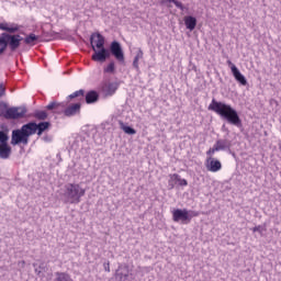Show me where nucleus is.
<instances>
[{
  "label": "nucleus",
  "mask_w": 281,
  "mask_h": 281,
  "mask_svg": "<svg viewBox=\"0 0 281 281\" xmlns=\"http://www.w3.org/2000/svg\"><path fill=\"white\" fill-rule=\"evenodd\" d=\"M52 124L49 122H41L36 124L35 122H30L24 125L20 130H13L11 134V146H19V144H23V146H27L30 144V137L32 135H43L45 131L49 130Z\"/></svg>",
  "instance_id": "nucleus-1"
},
{
  "label": "nucleus",
  "mask_w": 281,
  "mask_h": 281,
  "mask_svg": "<svg viewBox=\"0 0 281 281\" xmlns=\"http://www.w3.org/2000/svg\"><path fill=\"white\" fill-rule=\"evenodd\" d=\"M0 30L1 32H5L0 35V56L8 47L10 52H16L23 42V36L16 34V32L21 31V25L10 22H0Z\"/></svg>",
  "instance_id": "nucleus-2"
},
{
  "label": "nucleus",
  "mask_w": 281,
  "mask_h": 281,
  "mask_svg": "<svg viewBox=\"0 0 281 281\" xmlns=\"http://www.w3.org/2000/svg\"><path fill=\"white\" fill-rule=\"evenodd\" d=\"M209 111H213L214 113L220 115V117H223V120H226L229 124H233L234 126H241L243 124L238 112L227 103L218 102L213 99L209 105Z\"/></svg>",
  "instance_id": "nucleus-3"
},
{
  "label": "nucleus",
  "mask_w": 281,
  "mask_h": 281,
  "mask_svg": "<svg viewBox=\"0 0 281 281\" xmlns=\"http://www.w3.org/2000/svg\"><path fill=\"white\" fill-rule=\"evenodd\" d=\"M64 188L65 202L72 205H78L82 201V196L87 194V189L80 187L78 183H68Z\"/></svg>",
  "instance_id": "nucleus-4"
},
{
  "label": "nucleus",
  "mask_w": 281,
  "mask_h": 281,
  "mask_svg": "<svg viewBox=\"0 0 281 281\" xmlns=\"http://www.w3.org/2000/svg\"><path fill=\"white\" fill-rule=\"evenodd\" d=\"M81 106H82V104H80V102H77V103H72V104L68 105L65 109V104L58 103V102H52L46 106V109L48 111H54V113H63V111H64V115H66V117H71V116L78 115V113H80Z\"/></svg>",
  "instance_id": "nucleus-5"
},
{
  "label": "nucleus",
  "mask_w": 281,
  "mask_h": 281,
  "mask_svg": "<svg viewBox=\"0 0 281 281\" xmlns=\"http://www.w3.org/2000/svg\"><path fill=\"white\" fill-rule=\"evenodd\" d=\"M171 214L173 223H181L182 225H188L194 216H199V212H190L188 209H175Z\"/></svg>",
  "instance_id": "nucleus-6"
},
{
  "label": "nucleus",
  "mask_w": 281,
  "mask_h": 281,
  "mask_svg": "<svg viewBox=\"0 0 281 281\" xmlns=\"http://www.w3.org/2000/svg\"><path fill=\"white\" fill-rule=\"evenodd\" d=\"M68 98L69 100H76L77 98L79 102H85L86 100L87 104H94V102H98V100H100V94L98 93V91L91 90V91H88L85 95V90L81 89V90L75 91Z\"/></svg>",
  "instance_id": "nucleus-7"
},
{
  "label": "nucleus",
  "mask_w": 281,
  "mask_h": 281,
  "mask_svg": "<svg viewBox=\"0 0 281 281\" xmlns=\"http://www.w3.org/2000/svg\"><path fill=\"white\" fill-rule=\"evenodd\" d=\"M8 142H10L8 131H0V159H10L12 157V146Z\"/></svg>",
  "instance_id": "nucleus-8"
},
{
  "label": "nucleus",
  "mask_w": 281,
  "mask_h": 281,
  "mask_svg": "<svg viewBox=\"0 0 281 281\" xmlns=\"http://www.w3.org/2000/svg\"><path fill=\"white\" fill-rule=\"evenodd\" d=\"M25 113H27L25 108H9L4 113V117L5 120H21V117H25Z\"/></svg>",
  "instance_id": "nucleus-9"
},
{
  "label": "nucleus",
  "mask_w": 281,
  "mask_h": 281,
  "mask_svg": "<svg viewBox=\"0 0 281 281\" xmlns=\"http://www.w3.org/2000/svg\"><path fill=\"white\" fill-rule=\"evenodd\" d=\"M227 65L235 80H237V82H240L243 87H247V79L245 78V76H243V74H240V70H238V67H236V65L232 63V60H227Z\"/></svg>",
  "instance_id": "nucleus-10"
},
{
  "label": "nucleus",
  "mask_w": 281,
  "mask_h": 281,
  "mask_svg": "<svg viewBox=\"0 0 281 281\" xmlns=\"http://www.w3.org/2000/svg\"><path fill=\"white\" fill-rule=\"evenodd\" d=\"M205 166L209 172H220V170H223V164L214 157H207Z\"/></svg>",
  "instance_id": "nucleus-11"
},
{
  "label": "nucleus",
  "mask_w": 281,
  "mask_h": 281,
  "mask_svg": "<svg viewBox=\"0 0 281 281\" xmlns=\"http://www.w3.org/2000/svg\"><path fill=\"white\" fill-rule=\"evenodd\" d=\"M110 52L119 60V63H124V50H122V46L120 42H112L110 46Z\"/></svg>",
  "instance_id": "nucleus-12"
},
{
  "label": "nucleus",
  "mask_w": 281,
  "mask_h": 281,
  "mask_svg": "<svg viewBox=\"0 0 281 281\" xmlns=\"http://www.w3.org/2000/svg\"><path fill=\"white\" fill-rule=\"evenodd\" d=\"M109 56H111L109 49L102 47L99 48V50H94V54H92V60H94V63H105Z\"/></svg>",
  "instance_id": "nucleus-13"
},
{
  "label": "nucleus",
  "mask_w": 281,
  "mask_h": 281,
  "mask_svg": "<svg viewBox=\"0 0 281 281\" xmlns=\"http://www.w3.org/2000/svg\"><path fill=\"white\" fill-rule=\"evenodd\" d=\"M91 46L93 52H95V47L97 49H102V47H104V36H102L100 33L92 34Z\"/></svg>",
  "instance_id": "nucleus-14"
},
{
  "label": "nucleus",
  "mask_w": 281,
  "mask_h": 281,
  "mask_svg": "<svg viewBox=\"0 0 281 281\" xmlns=\"http://www.w3.org/2000/svg\"><path fill=\"white\" fill-rule=\"evenodd\" d=\"M100 91L104 93V95H113L117 91V85L105 81L101 83Z\"/></svg>",
  "instance_id": "nucleus-15"
},
{
  "label": "nucleus",
  "mask_w": 281,
  "mask_h": 281,
  "mask_svg": "<svg viewBox=\"0 0 281 281\" xmlns=\"http://www.w3.org/2000/svg\"><path fill=\"white\" fill-rule=\"evenodd\" d=\"M184 25L187 30H190V32L194 31V29L196 27V18L192 15L184 16Z\"/></svg>",
  "instance_id": "nucleus-16"
},
{
  "label": "nucleus",
  "mask_w": 281,
  "mask_h": 281,
  "mask_svg": "<svg viewBox=\"0 0 281 281\" xmlns=\"http://www.w3.org/2000/svg\"><path fill=\"white\" fill-rule=\"evenodd\" d=\"M24 44L29 45L30 47H34L36 43H38V36L34 33H31L24 37Z\"/></svg>",
  "instance_id": "nucleus-17"
},
{
  "label": "nucleus",
  "mask_w": 281,
  "mask_h": 281,
  "mask_svg": "<svg viewBox=\"0 0 281 281\" xmlns=\"http://www.w3.org/2000/svg\"><path fill=\"white\" fill-rule=\"evenodd\" d=\"M119 269L124 270V271L116 272V278H120V280H124V278H128V273L131 271L128 265L124 263L123 266H120Z\"/></svg>",
  "instance_id": "nucleus-18"
},
{
  "label": "nucleus",
  "mask_w": 281,
  "mask_h": 281,
  "mask_svg": "<svg viewBox=\"0 0 281 281\" xmlns=\"http://www.w3.org/2000/svg\"><path fill=\"white\" fill-rule=\"evenodd\" d=\"M178 179H179V175L178 173H171L169 175V188L170 190H175V187L177 186L178 183Z\"/></svg>",
  "instance_id": "nucleus-19"
},
{
  "label": "nucleus",
  "mask_w": 281,
  "mask_h": 281,
  "mask_svg": "<svg viewBox=\"0 0 281 281\" xmlns=\"http://www.w3.org/2000/svg\"><path fill=\"white\" fill-rule=\"evenodd\" d=\"M57 278L55 281H74L68 273L65 272H56Z\"/></svg>",
  "instance_id": "nucleus-20"
},
{
  "label": "nucleus",
  "mask_w": 281,
  "mask_h": 281,
  "mask_svg": "<svg viewBox=\"0 0 281 281\" xmlns=\"http://www.w3.org/2000/svg\"><path fill=\"white\" fill-rule=\"evenodd\" d=\"M103 72L104 74H115V63L111 61L110 64H108V66H105L103 68Z\"/></svg>",
  "instance_id": "nucleus-21"
},
{
  "label": "nucleus",
  "mask_w": 281,
  "mask_h": 281,
  "mask_svg": "<svg viewBox=\"0 0 281 281\" xmlns=\"http://www.w3.org/2000/svg\"><path fill=\"white\" fill-rule=\"evenodd\" d=\"M33 117H35V120H40V121L47 120V112H45V111H36L33 114Z\"/></svg>",
  "instance_id": "nucleus-22"
},
{
  "label": "nucleus",
  "mask_w": 281,
  "mask_h": 281,
  "mask_svg": "<svg viewBox=\"0 0 281 281\" xmlns=\"http://www.w3.org/2000/svg\"><path fill=\"white\" fill-rule=\"evenodd\" d=\"M214 146L217 148L218 151L225 150V148H227L226 142L223 139L216 140Z\"/></svg>",
  "instance_id": "nucleus-23"
},
{
  "label": "nucleus",
  "mask_w": 281,
  "mask_h": 281,
  "mask_svg": "<svg viewBox=\"0 0 281 281\" xmlns=\"http://www.w3.org/2000/svg\"><path fill=\"white\" fill-rule=\"evenodd\" d=\"M169 3H173L176 5V8H178L179 10L184 11L186 7H183V3H181L180 1L177 0H168Z\"/></svg>",
  "instance_id": "nucleus-24"
},
{
  "label": "nucleus",
  "mask_w": 281,
  "mask_h": 281,
  "mask_svg": "<svg viewBox=\"0 0 281 281\" xmlns=\"http://www.w3.org/2000/svg\"><path fill=\"white\" fill-rule=\"evenodd\" d=\"M122 130L124 131V133H126L127 135H135V133H137L135 131V128L131 127V126H123Z\"/></svg>",
  "instance_id": "nucleus-25"
},
{
  "label": "nucleus",
  "mask_w": 281,
  "mask_h": 281,
  "mask_svg": "<svg viewBox=\"0 0 281 281\" xmlns=\"http://www.w3.org/2000/svg\"><path fill=\"white\" fill-rule=\"evenodd\" d=\"M215 153H218L217 148L213 145L207 151L206 155L207 157H214Z\"/></svg>",
  "instance_id": "nucleus-26"
},
{
  "label": "nucleus",
  "mask_w": 281,
  "mask_h": 281,
  "mask_svg": "<svg viewBox=\"0 0 281 281\" xmlns=\"http://www.w3.org/2000/svg\"><path fill=\"white\" fill-rule=\"evenodd\" d=\"M178 184H179L181 188H186V186H188V180L182 179L181 176L178 175Z\"/></svg>",
  "instance_id": "nucleus-27"
},
{
  "label": "nucleus",
  "mask_w": 281,
  "mask_h": 281,
  "mask_svg": "<svg viewBox=\"0 0 281 281\" xmlns=\"http://www.w3.org/2000/svg\"><path fill=\"white\" fill-rule=\"evenodd\" d=\"M134 58L142 60V58H144V50H142V48H138L136 56Z\"/></svg>",
  "instance_id": "nucleus-28"
},
{
  "label": "nucleus",
  "mask_w": 281,
  "mask_h": 281,
  "mask_svg": "<svg viewBox=\"0 0 281 281\" xmlns=\"http://www.w3.org/2000/svg\"><path fill=\"white\" fill-rule=\"evenodd\" d=\"M5 83H0V98H3L5 95Z\"/></svg>",
  "instance_id": "nucleus-29"
},
{
  "label": "nucleus",
  "mask_w": 281,
  "mask_h": 281,
  "mask_svg": "<svg viewBox=\"0 0 281 281\" xmlns=\"http://www.w3.org/2000/svg\"><path fill=\"white\" fill-rule=\"evenodd\" d=\"M133 67L134 69H136V71H139V59H135L133 60Z\"/></svg>",
  "instance_id": "nucleus-30"
},
{
  "label": "nucleus",
  "mask_w": 281,
  "mask_h": 281,
  "mask_svg": "<svg viewBox=\"0 0 281 281\" xmlns=\"http://www.w3.org/2000/svg\"><path fill=\"white\" fill-rule=\"evenodd\" d=\"M252 232H259V233H261L262 231H261V226H255L254 228H252Z\"/></svg>",
  "instance_id": "nucleus-31"
},
{
  "label": "nucleus",
  "mask_w": 281,
  "mask_h": 281,
  "mask_svg": "<svg viewBox=\"0 0 281 281\" xmlns=\"http://www.w3.org/2000/svg\"><path fill=\"white\" fill-rule=\"evenodd\" d=\"M104 270L108 271V273L111 272V266H110V263H106V266H104Z\"/></svg>",
  "instance_id": "nucleus-32"
}]
</instances>
